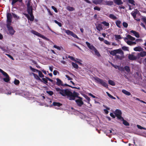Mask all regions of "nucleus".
Wrapping results in <instances>:
<instances>
[{"instance_id": "nucleus-1", "label": "nucleus", "mask_w": 146, "mask_h": 146, "mask_svg": "<svg viewBox=\"0 0 146 146\" xmlns=\"http://www.w3.org/2000/svg\"><path fill=\"white\" fill-rule=\"evenodd\" d=\"M54 89L58 93L63 96H67L69 100L73 99L74 97L72 93L68 89H63L58 87H55Z\"/></svg>"}, {"instance_id": "nucleus-2", "label": "nucleus", "mask_w": 146, "mask_h": 146, "mask_svg": "<svg viewBox=\"0 0 146 146\" xmlns=\"http://www.w3.org/2000/svg\"><path fill=\"white\" fill-rule=\"evenodd\" d=\"M7 21H6V27L7 29L10 34L13 35L15 32V31L13 29V27L11 26L12 21V16L10 13H7L6 15Z\"/></svg>"}, {"instance_id": "nucleus-3", "label": "nucleus", "mask_w": 146, "mask_h": 146, "mask_svg": "<svg viewBox=\"0 0 146 146\" xmlns=\"http://www.w3.org/2000/svg\"><path fill=\"white\" fill-rule=\"evenodd\" d=\"M72 94H73V96L74 97V98L73 99L70 100H75L76 98V97L79 98V99L76 100H75V101L78 106L80 107L81 106L84 104L83 102L82 101V98L80 96H78V95H79V94L78 92H76L75 91H74Z\"/></svg>"}, {"instance_id": "nucleus-4", "label": "nucleus", "mask_w": 146, "mask_h": 146, "mask_svg": "<svg viewBox=\"0 0 146 146\" xmlns=\"http://www.w3.org/2000/svg\"><path fill=\"white\" fill-rule=\"evenodd\" d=\"M94 80L97 82L98 83L101 84L103 86L106 88H108V84L105 82H104L102 79L96 77L94 78Z\"/></svg>"}, {"instance_id": "nucleus-5", "label": "nucleus", "mask_w": 146, "mask_h": 146, "mask_svg": "<svg viewBox=\"0 0 146 146\" xmlns=\"http://www.w3.org/2000/svg\"><path fill=\"white\" fill-rule=\"evenodd\" d=\"M115 111V115L118 119H121V118L123 117L121 116L122 112L120 110L116 109Z\"/></svg>"}, {"instance_id": "nucleus-6", "label": "nucleus", "mask_w": 146, "mask_h": 146, "mask_svg": "<svg viewBox=\"0 0 146 146\" xmlns=\"http://www.w3.org/2000/svg\"><path fill=\"white\" fill-rule=\"evenodd\" d=\"M86 43L87 44L88 48L90 50L94 51L96 49L93 45H91L90 43L89 42H86Z\"/></svg>"}, {"instance_id": "nucleus-7", "label": "nucleus", "mask_w": 146, "mask_h": 146, "mask_svg": "<svg viewBox=\"0 0 146 146\" xmlns=\"http://www.w3.org/2000/svg\"><path fill=\"white\" fill-rule=\"evenodd\" d=\"M130 33H133V34H131L133 35H134L136 37H139V35L138 32L133 30H131L130 31Z\"/></svg>"}, {"instance_id": "nucleus-8", "label": "nucleus", "mask_w": 146, "mask_h": 146, "mask_svg": "<svg viewBox=\"0 0 146 146\" xmlns=\"http://www.w3.org/2000/svg\"><path fill=\"white\" fill-rule=\"evenodd\" d=\"M128 58L131 60H136V56L132 54H129L128 56Z\"/></svg>"}, {"instance_id": "nucleus-9", "label": "nucleus", "mask_w": 146, "mask_h": 146, "mask_svg": "<svg viewBox=\"0 0 146 146\" xmlns=\"http://www.w3.org/2000/svg\"><path fill=\"white\" fill-rule=\"evenodd\" d=\"M56 79V85L58 86L63 85V82L61 80L58 78H57Z\"/></svg>"}, {"instance_id": "nucleus-10", "label": "nucleus", "mask_w": 146, "mask_h": 146, "mask_svg": "<svg viewBox=\"0 0 146 146\" xmlns=\"http://www.w3.org/2000/svg\"><path fill=\"white\" fill-rule=\"evenodd\" d=\"M31 32L33 34H34L35 35L38 36H39L41 38H42V36L43 35H42L39 33H38V32H37L34 30H32L31 31Z\"/></svg>"}, {"instance_id": "nucleus-11", "label": "nucleus", "mask_w": 146, "mask_h": 146, "mask_svg": "<svg viewBox=\"0 0 146 146\" xmlns=\"http://www.w3.org/2000/svg\"><path fill=\"white\" fill-rule=\"evenodd\" d=\"M133 50L135 51L139 52L143 51V49L139 46L134 48H133Z\"/></svg>"}, {"instance_id": "nucleus-12", "label": "nucleus", "mask_w": 146, "mask_h": 146, "mask_svg": "<svg viewBox=\"0 0 146 146\" xmlns=\"http://www.w3.org/2000/svg\"><path fill=\"white\" fill-rule=\"evenodd\" d=\"M121 121H123V123L125 126H129V123L125 120H124L123 117L121 118V119H120Z\"/></svg>"}, {"instance_id": "nucleus-13", "label": "nucleus", "mask_w": 146, "mask_h": 146, "mask_svg": "<svg viewBox=\"0 0 146 146\" xmlns=\"http://www.w3.org/2000/svg\"><path fill=\"white\" fill-rule=\"evenodd\" d=\"M33 9L32 6L27 7V11L28 13L33 12Z\"/></svg>"}, {"instance_id": "nucleus-14", "label": "nucleus", "mask_w": 146, "mask_h": 146, "mask_svg": "<svg viewBox=\"0 0 146 146\" xmlns=\"http://www.w3.org/2000/svg\"><path fill=\"white\" fill-rule=\"evenodd\" d=\"M30 15L31 17H30L29 20L31 21H33L34 20V17L33 14V12H31L28 13Z\"/></svg>"}, {"instance_id": "nucleus-15", "label": "nucleus", "mask_w": 146, "mask_h": 146, "mask_svg": "<svg viewBox=\"0 0 146 146\" xmlns=\"http://www.w3.org/2000/svg\"><path fill=\"white\" fill-rule=\"evenodd\" d=\"M33 75L34 78L37 80L40 81H42V80L39 78V76L36 74L33 73Z\"/></svg>"}, {"instance_id": "nucleus-16", "label": "nucleus", "mask_w": 146, "mask_h": 146, "mask_svg": "<svg viewBox=\"0 0 146 146\" xmlns=\"http://www.w3.org/2000/svg\"><path fill=\"white\" fill-rule=\"evenodd\" d=\"M96 28L97 30L100 31L101 30L103 29L102 25L100 24L98 25L96 27Z\"/></svg>"}, {"instance_id": "nucleus-17", "label": "nucleus", "mask_w": 146, "mask_h": 146, "mask_svg": "<svg viewBox=\"0 0 146 146\" xmlns=\"http://www.w3.org/2000/svg\"><path fill=\"white\" fill-rule=\"evenodd\" d=\"M127 44L131 46L133 45H135L136 44V42H135L132 41L130 40H127L126 41Z\"/></svg>"}, {"instance_id": "nucleus-18", "label": "nucleus", "mask_w": 146, "mask_h": 146, "mask_svg": "<svg viewBox=\"0 0 146 146\" xmlns=\"http://www.w3.org/2000/svg\"><path fill=\"white\" fill-rule=\"evenodd\" d=\"M114 2L118 5H121L123 3L121 0H114Z\"/></svg>"}, {"instance_id": "nucleus-19", "label": "nucleus", "mask_w": 146, "mask_h": 146, "mask_svg": "<svg viewBox=\"0 0 146 146\" xmlns=\"http://www.w3.org/2000/svg\"><path fill=\"white\" fill-rule=\"evenodd\" d=\"M116 53H119L121 55H123L124 54V52L121 49H118L115 50Z\"/></svg>"}, {"instance_id": "nucleus-20", "label": "nucleus", "mask_w": 146, "mask_h": 146, "mask_svg": "<svg viewBox=\"0 0 146 146\" xmlns=\"http://www.w3.org/2000/svg\"><path fill=\"white\" fill-rule=\"evenodd\" d=\"M122 92L123 93L125 94L127 96H130L131 95V93L128 91L125 90H123L122 91Z\"/></svg>"}, {"instance_id": "nucleus-21", "label": "nucleus", "mask_w": 146, "mask_h": 146, "mask_svg": "<svg viewBox=\"0 0 146 146\" xmlns=\"http://www.w3.org/2000/svg\"><path fill=\"white\" fill-rule=\"evenodd\" d=\"M53 105L54 106H57L58 107H60L62 105V104L59 102H53Z\"/></svg>"}, {"instance_id": "nucleus-22", "label": "nucleus", "mask_w": 146, "mask_h": 146, "mask_svg": "<svg viewBox=\"0 0 146 146\" xmlns=\"http://www.w3.org/2000/svg\"><path fill=\"white\" fill-rule=\"evenodd\" d=\"M104 3L106 5H111L113 4V3L112 1H105Z\"/></svg>"}, {"instance_id": "nucleus-23", "label": "nucleus", "mask_w": 146, "mask_h": 146, "mask_svg": "<svg viewBox=\"0 0 146 146\" xmlns=\"http://www.w3.org/2000/svg\"><path fill=\"white\" fill-rule=\"evenodd\" d=\"M121 23V22L119 20H117L115 22V24L116 26L119 28H121V27L120 25Z\"/></svg>"}, {"instance_id": "nucleus-24", "label": "nucleus", "mask_w": 146, "mask_h": 146, "mask_svg": "<svg viewBox=\"0 0 146 146\" xmlns=\"http://www.w3.org/2000/svg\"><path fill=\"white\" fill-rule=\"evenodd\" d=\"M36 72L38 73V76L40 78H43L44 77V75L42 74V72L38 70H36Z\"/></svg>"}, {"instance_id": "nucleus-25", "label": "nucleus", "mask_w": 146, "mask_h": 146, "mask_svg": "<svg viewBox=\"0 0 146 146\" xmlns=\"http://www.w3.org/2000/svg\"><path fill=\"white\" fill-rule=\"evenodd\" d=\"M109 17L110 18H111L113 20H115L117 19V17H116L114 15L112 14H110L109 16Z\"/></svg>"}, {"instance_id": "nucleus-26", "label": "nucleus", "mask_w": 146, "mask_h": 146, "mask_svg": "<svg viewBox=\"0 0 146 146\" xmlns=\"http://www.w3.org/2000/svg\"><path fill=\"white\" fill-rule=\"evenodd\" d=\"M127 37H128L129 39L133 41L135 40V38L134 37H133L129 35H127Z\"/></svg>"}, {"instance_id": "nucleus-27", "label": "nucleus", "mask_w": 146, "mask_h": 146, "mask_svg": "<svg viewBox=\"0 0 146 146\" xmlns=\"http://www.w3.org/2000/svg\"><path fill=\"white\" fill-rule=\"evenodd\" d=\"M66 9L68 11H70L74 10V7L69 6L67 7Z\"/></svg>"}, {"instance_id": "nucleus-28", "label": "nucleus", "mask_w": 146, "mask_h": 146, "mask_svg": "<svg viewBox=\"0 0 146 146\" xmlns=\"http://www.w3.org/2000/svg\"><path fill=\"white\" fill-rule=\"evenodd\" d=\"M65 33L68 35H71L73 32L68 30L65 29Z\"/></svg>"}, {"instance_id": "nucleus-29", "label": "nucleus", "mask_w": 146, "mask_h": 146, "mask_svg": "<svg viewBox=\"0 0 146 146\" xmlns=\"http://www.w3.org/2000/svg\"><path fill=\"white\" fill-rule=\"evenodd\" d=\"M84 97L88 101V104H90V106H91V104L90 103V98L87 96L86 95H85Z\"/></svg>"}, {"instance_id": "nucleus-30", "label": "nucleus", "mask_w": 146, "mask_h": 146, "mask_svg": "<svg viewBox=\"0 0 146 146\" xmlns=\"http://www.w3.org/2000/svg\"><path fill=\"white\" fill-rule=\"evenodd\" d=\"M72 64L74 68H75L76 69H78V66L76 63L72 62Z\"/></svg>"}, {"instance_id": "nucleus-31", "label": "nucleus", "mask_w": 146, "mask_h": 146, "mask_svg": "<svg viewBox=\"0 0 146 146\" xmlns=\"http://www.w3.org/2000/svg\"><path fill=\"white\" fill-rule=\"evenodd\" d=\"M137 14V11L133 12L131 13V14L134 19H135L136 17V15Z\"/></svg>"}, {"instance_id": "nucleus-32", "label": "nucleus", "mask_w": 146, "mask_h": 146, "mask_svg": "<svg viewBox=\"0 0 146 146\" xmlns=\"http://www.w3.org/2000/svg\"><path fill=\"white\" fill-rule=\"evenodd\" d=\"M41 80H42V81H41V82H42L44 84H47L48 83V80L46 78H43Z\"/></svg>"}, {"instance_id": "nucleus-33", "label": "nucleus", "mask_w": 146, "mask_h": 146, "mask_svg": "<svg viewBox=\"0 0 146 146\" xmlns=\"http://www.w3.org/2000/svg\"><path fill=\"white\" fill-rule=\"evenodd\" d=\"M3 80L6 82H8L10 81L9 76L6 77L5 78L3 79Z\"/></svg>"}, {"instance_id": "nucleus-34", "label": "nucleus", "mask_w": 146, "mask_h": 146, "mask_svg": "<svg viewBox=\"0 0 146 146\" xmlns=\"http://www.w3.org/2000/svg\"><path fill=\"white\" fill-rule=\"evenodd\" d=\"M108 82L109 84L110 85L114 86L115 85L114 82L111 80H109Z\"/></svg>"}, {"instance_id": "nucleus-35", "label": "nucleus", "mask_w": 146, "mask_h": 146, "mask_svg": "<svg viewBox=\"0 0 146 146\" xmlns=\"http://www.w3.org/2000/svg\"><path fill=\"white\" fill-rule=\"evenodd\" d=\"M140 55L141 57L146 56V51H142L140 52Z\"/></svg>"}, {"instance_id": "nucleus-36", "label": "nucleus", "mask_w": 146, "mask_h": 146, "mask_svg": "<svg viewBox=\"0 0 146 146\" xmlns=\"http://www.w3.org/2000/svg\"><path fill=\"white\" fill-rule=\"evenodd\" d=\"M12 15H13V17L16 19H20V17L19 16H17V15L15 14V13H12Z\"/></svg>"}, {"instance_id": "nucleus-37", "label": "nucleus", "mask_w": 146, "mask_h": 146, "mask_svg": "<svg viewBox=\"0 0 146 146\" xmlns=\"http://www.w3.org/2000/svg\"><path fill=\"white\" fill-rule=\"evenodd\" d=\"M124 69L127 72H129L130 70L129 67L127 66L124 67Z\"/></svg>"}, {"instance_id": "nucleus-38", "label": "nucleus", "mask_w": 146, "mask_h": 146, "mask_svg": "<svg viewBox=\"0 0 146 146\" xmlns=\"http://www.w3.org/2000/svg\"><path fill=\"white\" fill-rule=\"evenodd\" d=\"M110 54L113 56H116L117 54L115 50L111 51L110 52Z\"/></svg>"}, {"instance_id": "nucleus-39", "label": "nucleus", "mask_w": 146, "mask_h": 146, "mask_svg": "<svg viewBox=\"0 0 146 146\" xmlns=\"http://www.w3.org/2000/svg\"><path fill=\"white\" fill-rule=\"evenodd\" d=\"M115 36L116 40L121 39L122 38L120 35H115Z\"/></svg>"}, {"instance_id": "nucleus-40", "label": "nucleus", "mask_w": 146, "mask_h": 146, "mask_svg": "<svg viewBox=\"0 0 146 146\" xmlns=\"http://www.w3.org/2000/svg\"><path fill=\"white\" fill-rule=\"evenodd\" d=\"M95 54L98 57H100L101 56V55L100 53L98 52V50L96 49L94 51Z\"/></svg>"}, {"instance_id": "nucleus-41", "label": "nucleus", "mask_w": 146, "mask_h": 146, "mask_svg": "<svg viewBox=\"0 0 146 146\" xmlns=\"http://www.w3.org/2000/svg\"><path fill=\"white\" fill-rule=\"evenodd\" d=\"M106 109H104V110L106 114H108L109 113V111L108 110H110V108L107 107H106Z\"/></svg>"}, {"instance_id": "nucleus-42", "label": "nucleus", "mask_w": 146, "mask_h": 146, "mask_svg": "<svg viewBox=\"0 0 146 146\" xmlns=\"http://www.w3.org/2000/svg\"><path fill=\"white\" fill-rule=\"evenodd\" d=\"M20 83L19 81L17 79H15L14 81V83L15 85H18Z\"/></svg>"}, {"instance_id": "nucleus-43", "label": "nucleus", "mask_w": 146, "mask_h": 146, "mask_svg": "<svg viewBox=\"0 0 146 146\" xmlns=\"http://www.w3.org/2000/svg\"><path fill=\"white\" fill-rule=\"evenodd\" d=\"M122 49L124 51H128L129 50L128 47L125 46L122 47Z\"/></svg>"}, {"instance_id": "nucleus-44", "label": "nucleus", "mask_w": 146, "mask_h": 146, "mask_svg": "<svg viewBox=\"0 0 146 146\" xmlns=\"http://www.w3.org/2000/svg\"><path fill=\"white\" fill-rule=\"evenodd\" d=\"M101 23L103 24L105 26H109V23H108L107 22L105 21L102 22Z\"/></svg>"}, {"instance_id": "nucleus-45", "label": "nucleus", "mask_w": 146, "mask_h": 146, "mask_svg": "<svg viewBox=\"0 0 146 146\" xmlns=\"http://www.w3.org/2000/svg\"><path fill=\"white\" fill-rule=\"evenodd\" d=\"M103 0H95V3L96 4H100L102 3Z\"/></svg>"}, {"instance_id": "nucleus-46", "label": "nucleus", "mask_w": 146, "mask_h": 146, "mask_svg": "<svg viewBox=\"0 0 146 146\" xmlns=\"http://www.w3.org/2000/svg\"><path fill=\"white\" fill-rule=\"evenodd\" d=\"M107 93L108 94V96L110 98L113 99H115V98L111 95L109 93L107 92Z\"/></svg>"}, {"instance_id": "nucleus-47", "label": "nucleus", "mask_w": 146, "mask_h": 146, "mask_svg": "<svg viewBox=\"0 0 146 146\" xmlns=\"http://www.w3.org/2000/svg\"><path fill=\"white\" fill-rule=\"evenodd\" d=\"M128 2L132 5H135V2L134 0H128Z\"/></svg>"}, {"instance_id": "nucleus-48", "label": "nucleus", "mask_w": 146, "mask_h": 146, "mask_svg": "<svg viewBox=\"0 0 146 146\" xmlns=\"http://www.w3.org/2000/svg\"><path fill=\"white\" fill-rule=\"evenodd\" d=\"M54 22L56 23L57 24L59 27H61L62 26V24L58 22L56 20H54Z\"/></svg>"}, {"instance_id": "nucleus-49", "label": "nucleus", "mask_w": 146, "mask_h": 146, "mask_svg": "<svg viewBox=\"0 0 146 146\" xmlns=\"http://www.w3.org/2000/svg\"><path fill=\"white\" fill-rule=\"evenodd\" d=\"M123 26L125 28H127L128 26V24L127 23L125 22H123Z\"/></svg>"}, {"instance_id": "nucleus-50", "label": "nucleus", "mask_w": 146, "mask_h": 146, "mask_svg": "<svg viewBox=\"0 0 146 146\" xmlns=\"http://www.w3.org/2000/svg\"><path fill=\"white\" fill-rule=\"evenodd\" d=\"M140 57H141V56L140 55V52L137 53V56H136V59H139Z\"/></svg>"}, {"instance_id": "nucleus-51", "label": "nucleus", "mask_w": 146, "mask_h": 146, "mask_svg": "<svg viewBox=\"0 0 146 146\" xmlns=\"http://www.w3.org/2000/svg\"><path fill=\"white\" fill-rule=\"evenodd\" d=\"M5 55L7 56L8 57H9L11 59L13 60H14V59L13 58V57L11 56L9 54H6Z\"/></svg>"}, {"instance_id": "nucleus-52", "label": "nucleus", "mask_w": 146, "mask_h": 146, "mask_svg": "<svg viewBox=\"0 0 146 146\" xmlns=\"http://www.w3.org/2000/svg\"><path fill=\"white\" fill-rule=\"evenodd\" d=\"M47 93L50 96H52L54 94L53 92L51 91H47Z\"/></svg>"}, {"instance_id": "nucleus-53", "label": "nucleus", "mask_w": 146, "mask_h": 146, "mask_svg": "<svg viewBox=\"0 0 146 146\" xmlns=\"http://www.w3.org/2000/svg\"><path fill=\"white\" fill-rule=\"evenodd\" d=\"M53 47L57 49L58 50H61V48L58 46H57L56 45H54L53 46Z\"/></svg>"}, {"instance_id": "nucleus-54", "label": "nucleus", "mask_w": 146, "mask_h": 146, "mask_svg": "<svg viewBox=\"0 0 146 146\" xmlns=\"http://www.w3.org/2000/svg\"><path fill=\"white\" fill-rule=\"evenodd\" d=\"M29 68H30V69L33 72H35V71H36V70H37V69H36L32 68V67L31 66H30Z\"/></svg>"}, {"instance_id": "nucleus-55", "label": "nucleus", "mask_w": 146, "mask_h": 146, "mask_svg": "<svg viewBox=\"0 0 146 146\" xmlns=\"http://www.w3.org/2000/svg\"><path fill=\"white\" fill-rule=\"evenodd\" d=\"M118 69L121 72L123 71L124 70V68H123L122 67H119Z\"/></svg>"}, {"instance_id": "nucleus-56", "label": "nucleus", "mask_w": 146, "mask_h": 146, "mask_svg": "<svg viewBox=\"0 0 146 146\" xmlns=\"http://www.w3.org/2000/svg\"><path fill=\"white\" fill-rule=\"evenodd\" d=\"M51 8L53 9L54 10V11L56 13L58 12V11L57 9L54 6H52L51 7Z\"/></svg>"}, {"instance_id": "nucleus-57", "label": "nucleus", "mask_w": 146, "mask_h": 146, "mask_svg": "<svg viewBox=\"0 0 146 146\" xmlns=\"http://www.w3.org/2000/svg\"><path fill=\"white\" fill-rule=\"evenodd\" d=\"M94 9V10H97L98 11H100V8L97 6H96Z\"/></svg>"}, {"instance_id": "nucleus-58", "label": "nucleus", "mask_w": 146, "mask_h": 146, "mask_svg": "<svg viewBox=\"0 0 146 146\" xmlns=\"http://www.w3.org/2000/svg\"><path fill=\"white\" fill-rule=\"evenodd\" d=\"M116 56V57L117 58L119 59L120 60L122 59L123 58L122 56H121L119 55H116L115 56Z\"/></svg>"}, {"instance_id": "nucleus-59", "label": "nucleus", "mask_w": 146, "mask_h": 146, "mask_svg": "<svg viewBox=\"0 0 146 146\" xmlns=\"http://www.w3.org/2000/svg\"><path fill=\"white\" fill-rule=\"evenodd\" d=\"M141 20L146 24V18L145 17H143Z\"/></svg>"}, {"instance_id": "nucleus-60", "label": "nucleus", "mask_w": 146, "mask_h": 146, "mask_svg": "<svg viewBox=\"0 0 146 146\" xmlns=\"http://www.w3.org/2000/svg\"><path fill=\"white\" fill-rule=\"evenodd\" d=\"M31 2L30 0H29L28 1V2H27V7L31 6Z\"/></svg>"}, {"instance_id": "nucleus-61", "label": "nucleus", "mask_w": 146, "mask_h": 146, "mask_svg": "<svg viewBox=\"0 0 146 146\" xmlns=\"http://www.w3.org/2000/svg\"><path fill=\"white\" fill-rule=\"evenodd\" d=\"M2 74L4 76H5V77L9 76L4 71L3 72Z\"/></svg>"}, {"instance_id": "nucleus-62", "label": "nucleus", "mask_w": 146, "mask_h": 146, "mask_svg": "<svg viewBox=\"0 0 146 146\" xmlns=\"http://www.w3.org/2000/svg\"><path fill=\"white\" fill-rule=\"evenodd\" d=\"M71 36H72L74 38H78V37L77 36V35L75 34L73 32L72 33Z\"/></svg>"}, {"instance_id": "nucleus-63", "label": "nucleus", "mask_w": 146, "mask_h": 146, "mask_svg": "<svg viewBox=\"0 0 146 146\" xmlns=\"http://www.w3.org/2000/svg\"><path fill=\"white\" fill-rule=\"evenodd\" d=\"M65 76L68 78V80H72V78L70 77L68 75H65Z\"/></svg>"}, {"instance_id": "nucleus-64", "label": "nucleus", "mask_w": 146, "mask_h": 146, "mask_svg": "<svg viewBox=\"0 0 146 146\" xmlns=\"http://www.w3.org/2000/svg\"><path fill=\"white\" fill-rule=\"evenodd\" d=\"M23 14L29 20L30 16L27 14L24 13H23Z\"/></svg>"}]
</instances>
